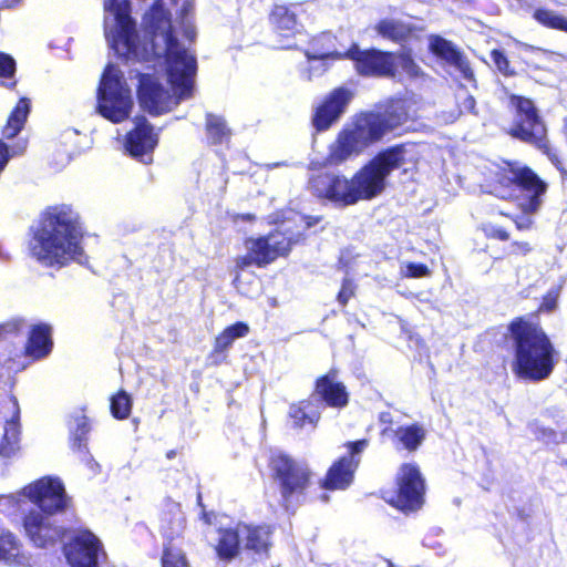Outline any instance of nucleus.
I'll return each mask as SVG.
<instances>
[{
	"label": "nucleus",
	"mask_w": 567,
	"mask_h": 567,
	"mask_svg": "<svg viewBox=\"0 0 567 567\" xmlns=\"http://www.w3.org/2000/svg\"><path fill=\"white\" fill-rule=\"evenodd\" d=\"M162 565L163 567H188L184 553L175 546L165 548Z\"/></svg>",
	"instance_id": "obj_38"
},
{
	"label": "nucleus",
	"mask_w": 567,
	"mask_h": 567,
	"mask_svg": "<svg viewBox=\"0 0 567 567\" xmlns=\"http://www.w3.org/2000/svg\"><path fill=\"white\" fill-rule=\"evenodd\" d=\"M300 236L299 233L287 235L286 231L276 230L267 237L248 239L246 248L251 251L256 265L261 267L274 261L278 256L288 254L291 246L299 241Z\"/></svg>",
	"instance_id": "obj_11"
},
{
	"label": "nucleus",
	"mask_w": 567,
	"mask_h": 567,
	"mask_svg": "<svg viewBox=\"0 0 567 567\" xmlns=\"http://www.w3.org/2000/svg\"><path fill=\"white\" fill-rule=\"evenodd\" d=\"M346 58L354 61L359 74L364 76H393L395 70L394 55L379 50L361 51L353 45L344 53Z\"/></svg>",
	"instance_id": "obj_14"
},
{
	"label": "nucleus",
	"mask_w": 567,
	"mask_h": 567,
	"mask_svg": "<svg viewBox=\"0 0 567 567\" xmlns=\"http://www.w3.org/2000/svg\"><path fill=\"white\" fill-rule=\"evenodd\" d=\"M24 529L38 547L51 546L62 537V529L54 526L48 516L38 511H32L25 516Z\"/></svg>",
	"instance_id": "obj_19"
},
{
	"label": "nucleus",
	"mask_w": 567,
	"mask_h": 567,
	"mask_svg": "<svg viewBox=\"0 0 567 567\" xmlns=\"http://www.w3.org/2000/svg\"><path fill=\"white\" fill-rule=\"evenodd\" d=\"M483 229H484L486 236H488V237L496 238L499 240H508L509 239L508 233L505 229H503L502 227H498V226H495L492 224H486V225H484Z\"/></svg>",
	"instance_id": "obj_52"
},
{
	"label": "nucleus",
	"mask_w": 567,
	"mask_h": 567,
	"mask_svg": "<svg viewBox=\"0 0 567 567\" xmlns=\"http://www.w3.org/2000/svg\"><path fill=\"white\" fill-rule=\"evenodd\" d=\"M316 394L328 405L336 409L344 408L349 402L346 385L338 380L336 371H330L316 382Z\"/></svg>",
	"instance_id": "obj_20"
},
{
	"label": "nucleus",
	"mask_w": 567,
	"mask_h": 567,
	"mask_svg": "<svg viewBox=\"0 0 567 567\" xmlns=\"http://www.w3.org/2000/svg\"><path fill=\"white\" fill-rule=\"evenodd\" d=\"M309 68L305 72V78L311 81L316 76L322 75L328 70L326 61H309Z\"/></svg>",
	"instance_id": "obj_46"
},
{
	"label": "nucleus",
	"mask_w": 567,
	"mask_h": 567,
	"mask_svg": "<svg viewBox=\"0 0 567 567\" xmlns=\"http://www.w3.org/2000/svg\"><path fill=\"white\" fill-rule=\"evenodd\" d=\"M243 549L255 555H267L270 547L271 529L269 526L239 524Z\"/></svg>",
	"instance_id": "obj_23"
},
{
	"label": "nucleus",
	"mask_w": 567,
	"mask_h": 567,
	"mask_svg": "<svg viewBox=\"0 0 567 567\" xmlns=\"http://www.w3.org/2000/svg\"><path fill=\"white\" fill-rule=\"evenodd\" d=\"M353 97V92L347 87L333 90L317 109L313 116V125L318 131H324L336 122L346 111Z\"/></svg>",
	"instance_id": "obj_17"
},
{
	"label": "nucleus",
	"mask_w": 567,
	"mask_h": 567,
	"mask_svg": "<svg viewBox=\"0 0 567 567\" xmlns=\"http://www.w3.org/2000/svg\"><path fill=\"white\" fill-rule=\"evenodd\" d=\"M394 62L395 64H399L410 76H419L421 74L420 68L408 53L394 56Z\"/></svg>",
	"instance_id": "obj_41"
},
{
	"label": "nucleus",
	"mask_w": 567,
	"mask_h": 567,
	"mask_svg": "<svg viewBox=\"0 0 567 567\" xmlns=\"http://www.w3.org/2000/svg\"><path fill=\"white\" fill-rule=\"evenodd\" d=\"M52 349L51 327L45 323L32 328L27 344L28 355L40 359L49 354Z\"/></svg>",
	"instance_id": "obj_27"
},
{
	"label": "nucleus",
	"mask_w": 567,
	"mask_h": 567,
	"mask_svg": "<svg viewBox=\"0 0 567 567\" xmlns=\"http://www.w3.org/2000/svg\"><path fill=\"white\" fill-rule=\"evenodd\" d=\"M559 296V289H550L548 293L544 297V300L539 307L542 311H553L557 306V299Z\"/></svg>",
	"instance_id": "obj_50"
},
{
	"label": "nucleus",
	"mask_w": 567,
	"mask_h": 567,
	"mask_svg": "<svg viewBox=\"0 0 567 567\" xmlns=\"http://www.w3.org/2000/svg\"><path fill=\"white\" fill-rule=\"evenodd\" d=\"M6 85L10 87V86L14 85V82L11 81V82L7 83Z\"/></svg>",
	"instance_id": "obj_63"
},
{
	"label": "nucleus",
	"mask_w": 567,
	"mask_h": 567,
	"mask_svg": "<svg viewBox=\"0 0 567 567\" xmlns=\"http://www.w3.org/2000/svg\"><path fill=\"white\" fill-rule=\"evenodd\" d=\"M508 167L506 178L517 185L523 193L519 207L527 215L535 214L543 204V196L547 190L546 183L527 166L515 163Z\"/></svg>",
	"instance_id": "obj_8"
},
{
	"label": "nucleus",
	"mask_w": 567,
	"mask_h": 567,
	"mask_svg": "<svg viewBox=\"0 0 567 567\" xmlns=\"http://www.w3.org/2000/svg\"><path fill=\"white\" fill-rule=\"evenodd\" d=\"M381 420H382L383 422H388V421H389V420H388V417H385V415H384V414L381 416Z\"/></svg>",
	"instance_id": "obj_62"
},
{
	"label": "nucleus",
	"mask_w": 567,
	"mask_h": 567,
	"mask_svg": "<svg viewBox=\"0 0 567 567\" xmlns=\"http://www.w3.org/2000/svg\"><path fill=\"white\" fill-rule=\"evenodd\" d=\"M399 493L395 506L404 512L416 511L423 504L424 480L415 464H403L398 474Z\"/></svg>",
	"instance_id": "obj_12"
},
{
	"label": "nucleus",
	"mask_w": 567,
	"mask_h": 567,
	"mask_svg": "<svg viewBox=\"0 0 567 567\" xmlns=\"http://www.w3.org/2000/svg\"><path fill=\"white\" fill-rule=\"evenodd\" d=\"M565 130H566V134H567V118L565 120Z\"/></svg>",
	"instance_id": "obj_64"
},
{
	"label": "nucleus",
	"mask_w": 567,
	"mask_h": 567,
	"mask_svg": "<svg viewBox=\"0 0 567 567\" xmlns=\"http://www.w3.org/2000/svg\"><path fill=\"white\" fill-rule=\"evenodd\" d=\"M184 525V515L178 505L173 506V522L172 526L168 528L167 534L173 536L178 534Z\"/></svg>",
	"instance_id": "obj_48"
},
{
	"label": "nucleus",
	"mask_w": 567,
	"mask_h": 567,
	"mask_svg": "<svg viewBox=\"0 0 567 567\" xmlns=\"http://www.w3.org/2000/svg\"><path fill=\"white\" fill-rule=\"evenodd\" d=\"M406 153L404 145H396L381 152L363 166L351 178L355 203L372 199L381 194L390 173L405 164Z\"/></svg>",
	"instance_id": "obj_4"
},
{
	"label": "nucleus",
	"mask_w": 567,
	"mask_h": 567,
	"mask_svg": "<svg viewBox=\"0 0 567 567\" xmlns=\"http://www.w3.org/2000/svg\"><path fill=\"white\" fill-rule=\"evenodd\" d=\"M289 416L297 427H303L307 424L315 427L320 419V413L313 409L311 401L303 400L290 405Z\"/></svg>",
	"instance_id": "obj_32"
},
{
	"label": "nucleus",
	"mask_w": 567,
	"mask_h": 567,
	"mask_svg": "<svg viewBox=\"0 0 567 567\" xmlns=\"http://www.w3.org/2000/svg\"><path fill=\"white\" fill-rule=\"evenodd\" d=\"M334 37L330 33H322L309 44L305 51L308 61H327L346 58L344 53H340L334 49Z\"/></svg>",
	"instance_id": "obj_25"
},
{
	"label": "nucleus",
	"mask_w": 567,
	"mask_h": 567,
	"mask_svg": "<svg viewBox=\"0 0 567 567\" xmlns=\"http://www.w3.org/2000/svg\"><path fill=\"white\" fill-rule=\"evenodd\" d=\"M21 494L0 495V511L8 514L16 513L21 508V503L24 502Z\"/></svg>",
	"instance_id": "obj_40"
},
{
	"label": "nucleus",
	"mask_w": 567,
	"mask_h": 567,
	"mask_svg": "<svg viewBox=\"0 0 567 567\" xmlns=\"http://www.w3.org/2000/svg\"><path fill=\"white\" fill-rule=\"evenodd\" d=\"M10 403L13 409V415L9 421H7L4 432L0 441V456L2 458H12L17 456L20 451V424L17 399L11 398Z\"/></svg>",
	"instance_id": "obj_24"
},
{
	"label": "nucleus",
	"mask_w": 567,
	"mask_h": 567,
	"mask_svg": "<svg viewBox=\"0 0 567 567\" xmlns=\"http://www.w3.org/2000/svg\"><path fill=\"white\" fill-rule=\"evenodd\" d=\"M29 112L30 101L28 99H21L10 114L7 125L3 128V135L7 138L14 137L21 131L29 115Z\"/></svg>",
	"instance_id": "obj_33"
},
{
	"label": "nucleus",
	"mask_w": 567,
	"mask_h": 567,
	"mask_svg": "<svg viewBox=\"0 0 567 567\" xmlns=\"http://www.w3.org/2000/svg\"><path fill=\"white\" fill-rule=\"evenodd\" d=\"M426 437V430L419 423L400 426L394 431L395 441L409 452L416 451Z\"/></svg>",
	"instance_id": "obj_29"
},
{
	"label": "nucleus",
	"mask_w": 567,
	"mask_h": 567,
	"mask_svg": "<svg viewBox=\"0 0 567 567\" xmlns=\"http://www.w3.org/2000/svg\"><path fill=\"white\" fill-rule=\"evenodd\" d=\"M543 433H544L543 439L546 440V442H549L550 437L556 435L551 430H544Z\"/></svg>",
	"instance_id": "obj_56"
},
{
	"label": "nucleus",
	"mask_w": 567,
	"mask_h": 567,
	"mask_svg": "<svg viewBox=\"0 0 567 567\" xmlns=\"http://www.w3.org/2000/svg\"><path fill=\"white\" fill-rule=\"evenodd\" d=\"M491 59L496 65L497 70L503 74L508 75L513 73L509 69V62L502 51L493 50L491 52Z\"/></svg>",
	"instance_id": "obj_44"
},
{
	"label": "nucleus",
	"mask_w": 567,
	"mask_h": 567,
	"mask_svg": "<svg viewBox=\"0 0 567 567\" xmlns=\"http://www.w3.org/2000/svg\"><path fill=\"white\" fill-rule=\"evenodd\" d=\"M16 71L14 60L3 53H0V78L11 79Z\"/></svg>",
	"instance_id": "obj_43"
},
{
	"label": "nucleus",
	"mask_w": 567,
	"mask_h": 567,
	"mask_svg": "<svg viewBox=\"0 0 567 567\" xmlns=\"http://www.w3.org/2000/svg\"><path fill=\"white\" fill-rule=\"evenodd\" d=\"M243 548L241 532L239 524L236 528H226L219 530V539L216 546L218 556L221 559H233Z\"/></svg>",
	"instance_id": "obj_28"
},
{
	"label": "nucleus",
	"mask_w": 567,
	"mask_h": 567,
	"mask_svg": "<svg viewBox=\"0 0 567 567\" xmlns=\"http://www.w3.org/2000/svg\"><path fill=\"white\" fill-rule=\"evenodd\" d=\"M89 430L87 417L85 415L78 416L75 419L74 445L78 443L79 447H81L82 441L85 440Z\"/></svg>",
	"instance_id": "obj_42"
},
{
	"label": "nucleus",
	"mask_w": 567,
	"mask_h": 567,
	"mask_svg": "<svg viewBox=\"0 0 567 567\" xmlns=\"http://www.w3.org/2000/svg\"><path fill=\"white\" fill-rule=\"evenodd\" d=\"M311 192L321 198L344 206L355 204L352 181L334 173H321L309 181Z\"/></svg>",
	"instance_id": "obj_13"
},
{
	"label": "nucleus",
	"mask_w": 567,
	"mask_h": 567,
	"mask_svg": "<svg viewBox=\"0 0 567 567\" xmlns=\"http://www.w3.org/2000/svg\"><path fill=\"white\" fill-rule=\"evenodd\" d=\"M291 47H292L291 44H282V45H281V48H282V49H289V48H291Z\"/></svg>",
	"instance_id": "obj_61"
},
{
	"label": "nucleus",
	"mask_w": 567,
	"mask_h": 567,
	"mask_svg": "<svg viewBox=\"0 0 567 567\" xmlns=\"http://www.w3.org/2000/svg\"><path fill=\"white\" fill-rule=\"evenodd\" d=\"M534 17L546 27L567 32V19L551 10L538 9L535 11Z\"/></svg>",
	"instance_id": "obj_36"
},
{
	"label": "nucleus",
	"mask_w": 567,
	"mask_h": 567,
	"mask_svg": "<svg viewBox=\"0 0 567 567\" xmlns=\"http://www.w3.org/2000/svg\"><path fill=\"white\" fill-rule=\"evenodd\" d=\"M429 48L435 56L460 70L465 78L472 76L468 63L451 41L440 35H431L429 38Z\"/></svg>",
	"instance_id": "obj_22"
},
{
	"label": "nucleus",
	"mask_w": 567,
	"mask_h": 567,
	"mask_svg": "<svg viewBox=\"0 0 567 567\" xmlns=\"http://www.w3.org/2000/svg\"><path fill=\"white\" fill-rule=\"evenodd\" d=\"M157 145V135L145 118H138L136 126L127 134L125 147L130 154L141 162L148 164L152 162L151 153Z\"/></svg>",
	"instance_id": "obj_18"
},
{
	"label": "nucleus",
	"mask_w": 567,
	"mask_h": 567,
	"mask_svg": "<svg viewBox=\"0 0 567 567\" xmlns=\"http://www.w3.org/2000/svg\"><path fill=\"white\" fill-rule=\"evenodd\" d=\"M307 12L301 4H277L272 9L270 21L282 37H289L299 32V18Z\"/></svg>",
	"instance_id": "obj_21"
},
{
	"label": "nucleus",
	"mask_w": 567,
	"mask_h": 567,
	"mask_svg": "<svg viewBox=\"0 0 567 567\" xmlns=\"http://www.w3.org/2000/svg\"><path fill=\"white\" fill-rule=\"evenodd\" d=\"M104 33L110 47L126 60H156L165 65L171 90L165 89L150 74H141L138 100L151 114L169 112L182 100L192 96L197 70L196 59L182 44L171 21V14L156 1L144 14L143 28L147 42L141 44L131 19L130 1L106 0L104 2Z\"/></svg>",
	"instance_id": "obj_1"
},
{
	"label": "nucleus",
	"mask_w": 567,
	"mask_h": 567,
	"mask_svg": "<svg viewBox=\"0 0 567 567\" xmlns=\"http://www.w3.org/2000/svg\"><path fill=\"white\" fill-rule=\"evenodd\" d=\"M206 136L210 144L228 143L231 137V130L220 115L208 113L206 115Z\"/></svg>",
	"instance_id": "obj_31"
},
{
	"label": "nucleus",
	"mask_w": 567,
	"mask_h": 567,
	"mask_svg": "<svg viewBox=\"0 0 567 567\" xmlns=\"http://www.w3.org/2000/svg\"><path fill=\"white\" fill-rule=\"evenodd\" d=\"M375 31L385 39L402 41L412 34L413 28L410 23L402 20L388 18L381 20L375 25Z\"/></svg>",
	"instance_id": "obj_30"
},
{
	"label": "nucleus",
	"mask_w": 567,
	"mask_h": 567,
	"mask_svg": "<svg viewBox=\"0 0 567 567\" xmlns=\"http://www.w3.org/2000/svg\"><path fill=\"white\" fill-rule=\"evenodd\" d=\"M270 466L280 483L281 494L286 501L295 494L302 493L307 487L310 473L305 465L282 453H277L271 456Z\"/></svg>",
	"instance_id": "obj_10"
},
{
	"label": "nucleus",
	"mask_w": 567,
	"mask_h": 567,
	"mask_svg": "<svg viewBox=\"0 0 567 567\" xmlns=\"http://www.w3.org/2000/svg\"><path fill=\"white\" fill-rule=\"evenodd\" d=\"M100 540L89 530H80L64 548L71 567H96Z\"/></svg>",
	"instance_id": "obj_16"
},
{
	"label": "nucleus",
	"mask_w": 567,
	"mask_h": 567,
	"mask_svg": "<svg viewBox=\"0 0 567 567\" xmlns=\"http://www.w3.org/2000/svg\"><path fill=\"white\" fill-rule=\"evenodd\" d=\"M511 332L515 342V373L532 381L548 378L554 369V348L544 331L519 320L512 323Z\"/></svg>",
	"instance_id": "obj_3"
},
{
	"label": "nucleus",
	"mask_w": 567,
	"mask_h": 567,
	"mask_svg": "<svg viewBox=\"0 0 567 567\" xmlns=\"http://www.w3.org/2000/svg\"><path fill=\"white\" fill-rule=\"evenodd\" d=\"M83 229L80 216L70 206L49 208L30 240V251L47 267H63L70 261L86 262L81 245Z\"/></svg>",
	"instance_id": "obj_2"
},
{
	"label": "nucleus",
	"mask_w": 567,
	"mask_h": 567,
	"mask_svg": "<svg viewBox=\"0 0 567 567\" xmlns=\"http://www.w3.org/2000/svg\"><path fill=\"white\" fill-rule=\"evenodd\" d=\"M9 161L8 148L3 142L0 141V173L4 169Z\"/></svg>",
	"instance_id": "obj_55"
},
{
	"label": "nucleus",
	"mask_w": 567,
	"mask_h": 567,
	"mask_svg": "<svg viewBox=\"0 0 567 567\" xmlns=\"http://www.w3.org/2000/svg\"><path fill=\"white\" fill-rule=\"evenodd\" d=\"M134 102L123 72L113 64H109L102 75L97 90V111L113 123H121L128 118Z\"/></svg>",
	"instance_id": "obj_6"
},
{
	"label": "nucleus",
	"mask_w": 567,
	"mask_h": 567,
	"mask_svg": "<svg viewBox=\"0 0 567 567\" xmlns=\"http://www.w3.org/2000/svg\"><path fill=\"white\" fill-rule=\"evenodd\" d=\"M23 497L35 504L41 512L54 514L68 507L69 498L62 482L56 477H42L22 489Z\"/></svg>",
	"instance_id": "obj_9"
},
{
	"label": "nucleus",
	"mask_w": 567,
	"mask_h": 567,
	"mask_svg": "<svg viewBox=\"0 0 567 567\" xmlns=\"http://www.w3.org/2000/svg\"><path fill=\"white\" fill-rule=\"evenodd\" d=\"M235 281L237 282V287H238V289H239V288H240V284H241L240 278H239V277H236Z\"/></svg>",
	"instance_id": "obj_60"
},
{
	"label": "nucleus",
	"mask_w": 567,
	"mask_h": 567,
	"mask_svg": "<svg viewBox=\"0 0 567 567\" xmlns=\"http://www.w3.org/2000/svg\"><path fill=\"white\" fill-rule=\"evenodd\" d=\"M511 105L515 109V118L509 134L540 150L548 148L547 131L532 100L512 95Z\"/></svg>",
	"instance_id": "obj_7"
},
{
	"label": "nucleus",
	"mask_w": 567,
	"mask_h": 567,
	"mask_svg": "<svg viewBox=\"0 0 567 567\" xmlns=\"http://www.w3.org/2000/svg\"><path fill=\"white\" fill-rule=\"evenodd\" d=\"M175 456V451H169L167 453V458H173Z\"/></svg>",
	"instance_id": "obj_59"
},
{
	"label": "nucleus",
	"mask_w": 567,
	"mask_h": 567,
	"mask_svg": "<svg viewBox=\"0 0 567 567\" xmlns=\"http://www.w3.org/2000/svg\"><path fill=\"white\" fill-rule=\"evenodd\" d=\"M365 117H375L380 123V132L378 134L379 140L382 136L400 126L403 122H405L408 117V113L402 101L392 102L384 113H365Z\"/></svg>",
	"instance_id": "obj_26"
},
{
	"label": "nucleus",
	"mask_w": 567,
	"mask_h": 567,
	"mask_svg": "<svg viewBox=\"0 0 567 567\" xmlns=\"http://www.w3.org/2000/svg\"><path fill=\"white\" fill-rule=\"evenodd\" d=\"M354 293V286L350 279H344L338 295V301L344 306Z\"/></svg>",
	"instance_id": "obj_51"
},
{
	"label": "nucleus",
	"mask_w": 567,
	"mask_h": 567,
	"mask_svg": "<svg viewBox=\"0 0 567 567\" xmlns=\"http://www.w3.org/2000/svg\"><path fill=\"white\" fill-rule=\"evenodd\" d=\"M406 277L420 278L429 275V268L423 264L410 262L403 270Z\"/></svg>",
	"instance_id": "obj_49"
},
{
	"label": "nucleus",
	"mask_w": 567,
	"mask_h": 567,
	"mask_svg": "<svg viewBox=\"0 0 567 567\" xmlns=\"http://www.w3.org/2000/svg\"><path fill=\"white\" fill-rule=\"evenodd\" d=\"M375 117L358 116L346 125L329 146L327 161L331 165H340L360 155L367 147L379 141L380 123Z\"/></svg>",
	"instance_id": "obj_5"
},
{
	"label": "nucleus",
	"mask_w": 567,
	"mask_h": 567,
	"mask_svg": "<svg viewBox=\"0 0 567 567\" xmlns=\"http://www.w3.org/2000/svg\"><path fill=\"white\" fill-rule=\"evenodd\" d=\"M193 10V6L190 2L186 1L181 10V14H182V22H181V28L183 30V34L184 37L188 40V41H193L195 39V35H196V32H195V29H194V25L189 19V13L192 12Z\"/></svg>",
	"instance_id": "obj_39"
},
{
	"label": "nucleus",
	"mask_w": 567,
	"mask_h": 567,
	"mask_svg": "<svg viewBox=\"0 0 567 567\" xmlns=\"http://www.w3.org/2000/svg\"><path fill=\"white\" fill-rule=\"evenodd\" d=\"M132 400L125 391H120L111 399V412L114 417L124 420L131 413Z\"/></svg>",
	"instance_id": "obj_37"
},
{
	"label": "nucleus",
	"mask_w": 567,
	"mask_h": 567,
	"mask_svg": "<svg viewBox=\"0 0 567 567\" xmlns=\"http://www.w3.org/2000/svg\"><path fill=\"white\" fill-rule=\"evenodd\" d=\"M457 102H458V107H460L461 113L474 112L475 104H476L475 99L472 95H470L466 91H462L457 94Z\"/></svg>",
	"instance_id": "obj_47"
},
{
	"label": "nucleus",
	"mask_w": 567,
	"mask_h": 567,
	"mask_svg": "<svg viewBox=\"0 0 567 567\" xmlns=\"http://www.w3.org/2000/svg\"><path fill=\"white\" fill-rule=\"evenodd\" d=\"M252 264L256 265L255 258H254L251 251H248V254L246 256L238 257L236 260V266L240 269L249 267Z\"/></svg>",
	"instance_id": "obj_53"
},
{
	"label": "nucleus",
	"mask_w": 567,
	"mask_h": 567,
	"mask_svg": "<svg viewBox=\"0 0 567 567\" xmlns=\"http://www.w3.org/2000/svg\"><path fill=\"white\" fill-rule=\"evenodd\" d=\"M19 555V542L16 536L3 529H0V559L9 563L16 561Z\"/></svg>",
	"instance_id": "obj_35"
},
{
	"label": "nucleus",
	"mask_w": 567,
	"mask_h": 567,
	"mask_svg": "<svg viewBox=\"0 0 567 567\" xmlns=\"http://www.w3.org/2000/svg\"><path fill=\"white\" fill-rule=\"evenodd\" d=\"M23 326V320L21 319H12L8 322L0 324V340L6 339L7 337L18 333Z\"/></svg>",
	"instance_id": "obj_45"
},
{
	"label": "nucleus",
	"mask_w": 567,
	"mask_h": 567,
	"mask_svg": "<svg viewBox=\"0 0 567 567\" xmlns=\"http://www.w3.org/2000/svg\"><path fill=\"white\" fill-rule=\"evenodd\" d=\"M514 246L518 247L523 251L529 250V246L527 243H515Z\"/></svg>",
	"instance_id": "obj_57"
},
{
	"label": "nucleus",
	"mask_w": 567,
	"mask_h": 567,
	"mask_svg": "<svg viewBox=\"0 0 567 567\" xmlns=\"http://www.w3.org/2000/svg\"><path fill=\"white\" fill-rule=\"evenodd\" d=\"M249 327L244 322H237L224 329V331L215 339V351H226L236 339L244 338L248 334Z\"/></svg>",
	"instance_id": "obj_34"
},
{
	"label": "nucleus",
	"mask_w": 567,
	"mask_h": 567,
	"mask_svg": "<svg viewBox=\"0 0 567 567\" xmlns=\"http://www.w3.org/2000/svg\"><path fill=\"white\" fill-rule=\"evenodd\" d=\"M379 565L380 567H392V564L386 559H380Z\"/></svg>",
	"instance_id": "obj_58"
},
{
	"label": "nucleus",
	"mask_w": 567,
	"mask_h": 567,
	"mask_svg": "<svg viewBox=\"0 0 567 567\" xmlns=\"http://www.w3.org/2000/svg\"><path fill=\"white\" fill-rule=\"evenodd\" d=\"M367 445L365 440L348 443V455L342 456L330 467L323 484L324 488L344 489L352 483L354 471L360 463V453Z\"/></svg>",
	"instance_id": "obj_15"
},
{
	"label": "nucleus",
	"mask_w": 567,
	"mask_h": 567,
	"mask_svg": "<svg viewBox=\"0 0 567 567\" xmlns=\"http://www.w3.org/2000/svg\"><path fill=\"white\" fill-rule=\"evenodd\" d=\"M514 223H515L517 229L525 230L532 226L533 220L529 216H523V217H518V218L514 219Z\"/></svg>",
	"instance_id": "obj_54"
}]
</instances>
